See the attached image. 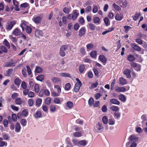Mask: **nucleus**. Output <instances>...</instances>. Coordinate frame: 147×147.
I'll return each instance as SVG.
<instances>
[{"label": "nucleus", "mask_w": 147, "mask_h": 147, "mask_svg": "<svg viewBox=\"0 0 147 147\" xmlns=\"http://www.w3.org/2000/svg\"><path fill=\"white\" fill-rule=\"evenodd\" d=\"M54 88L56 89L57 92L61 93V89L59 86L56 85L55 86Z\"/></svg>", "instance_id": "5fc2aeb1"}, {"label": "nucleus", "mask_w": 147, "mask_h": 147, "mask_svg": "<svg viewBox=\"0 0 147 147\" xmlns=\"http://www.w3.org/2000/svg\"><path fill=\"white\" fill-rule=\"evenodd\" d=\"M130 140L131 144L130 145V147H136L137 144L136 143L138 140V138L133 135H131L129 137Z\"/></svg>", "instance_id": "f257e3e1"}, {"label": "nucleus", "mask_w": 147, "mask_h": 147, "mask_svg": "<svg viewBox=\"0 0 147 147\" xmlns=\"http://www.w3.org/2000/svg\"><path fill=\"white\" fill-rule=\"evenodd\" d=\"M3 43L8 49H10V46L9 43L6 39H4L3 42Z\"/></svg>", "instance_id": "b1692460"}, {"label": "nucleus", "mask_w": 147, "mask_h": 147, "mask_svg": "<svg viewBox=\"0 0 147 147\" xmlns=\"http://www.w3.org/2000/svg\"><path fill=\"white\" fill-rule=\"evenodd\" d=\"M115 90L117 92H124L126 91V88L123 87H115Z\"/></svg>", "instance_id": "20e7f679"}, {"label": "nucleus", "mask_w": 147, "mask_h": 147, "mask_svg": "<svg viewBox=\"0 0 147 147\" xmlns=\"http://www.w3.org/2000/svg\"><path fill=\"white\" fill-rule=\"evenodd\" d=\"M93 20V22L94 23L98 24H100L99 22L100 19L98 17H95L94 18Z\"/></svg>", "instance_id": "49530a36"}, {"label": "nucleus", "mask_w": 147, "mask_h": 147, "mask_svg": "<svg viewBox=\"0 0 147 147\" xmlns=\"http://www.w3.org/2000/svg\"><path fill=\"white\" fill-rule=\"evenodd\" d=\"M61 50H63L64 51H70L71 49V45H63L60 47Z\"/></svg>", "instance_id": "7ed1b4c3"}, {"label": "nucleus", "mask_w": 147, "mask_h": 147, "mask_svg": "<svg viewBox=\"0 0 147 147\" xmlns=\"http://www.w3.org/2000/svg\"><path fill=\"white\" fill-rule=\"evenodd\" d=\"M131 71L129 69H126L124 71L123 74L125 75L126 78H130L131 77Z\"/></svg>", "instance_id": "423d86ee"}, {"label": "nucleus", "mask_w": 147, "mask_h": 147, "mask_svg": "<svg viewBox=\"0 0 147 147\" xmlns=\"http://www.w3.org/2000/svg\"><path fill=\"white\" fill-rule=\"evenodd\" d=\"M27 102L29 107H32L33 105L34 101L32 99H29L28 100Z\"/></svg>", "instance_id": "c03bdc74"}, {"label": "nucleus", "mask_w": 147, "mask_h": 147, "mask_svg": "<svg viewBox=\"0 0 147 147\" xmlns=\"http://www.w3.org/2000/svg\"><path fill=\"white\" fill-rule=\"evenodd\" d=\"M20 123L22 127L25 126L27 124V121L25 119H22L20 120Z\"/></svg>", "instance_id": "c85d7f7f"}, {"label": "nucleus", "mask_w": 147, "mask_h": 147, "mask_svg": "<svg viewBox=\"0 0 147 147\" xmlns=\"http://www.w3.org/2000/svg\"><path fill=\"white\" fill-rule=\"evenodd\" d=\"M34 117L36 119L41 118L42 117V113L41 111L37 110L34 115Z\"/></svg>", "instance_id": "6e6552de"}, {"label": "nucleus", "mask_w": 147, "mask_h": 147, "mask_svg": "<svg viewBox=\"0 0 147 147\" xmlns=\"http://www.w3.org/2000/svg\"><path fill=\"white\" fill-rule=\"evenodd\" d=\"M34 89L36 92L38 93L40 91V87L38 84H36L34 86Z\"/></svg>", "instance_id": "79ce46f5"}, {"label": "nucleus", "mask_w": 147, "mask_h": 147, "mask_svg": "<svg viewBox=\"0 0 147 147\" xmlns=\"http://www.w3.org/2000/svg\"><path fill=\"white\" fill-rule=\"evenodd\" d=\"M87 48V51H88L89 50H91L93 47V45L91 43H90L87 44L86 46Z\"/></svg>", "instance_id": "8fccbe9b"}, {"label": "nucleus", "mask_w": 147, "mask_h": 147, "mask_svg": "<svg viewBox=\"0 0 147 147\" xmlns=\"http://www.w3.org/2000/svg\"><path fill=\"white\" fill-rule=\"evenodd\" d=\"M96 128H97L98 132L102 131L104 128V127L102 125V123L100 122H98V124L96 126Z\"/></svg>", "instance_id": "39448f33"}, {"label": "nucleus", "mask_w": 147, "mask_h": 147, "mask_svg": "<svg viewBox=\"0 0 147 147\" xmlns=\"http://www.w3.org/2000/svg\"><path fill=\"white\" fill-rule=\"evenodd\" d=\"M127 59L130 62H133L135 61V59L133 55L129 54L127 56Z\"/></svg>", "instance_id": "412c9836"}, {"label": "nucleus", "mask_w": 147, "mask_h": 147, "mask_svg": "<svg viewBox=\"0 0 147 147\" xmlns=\"http://www.w3.org/2000/svg\"><path fill=\"white\" fill-rule=\"evenodd\" d=\"M21 86L24 89H26L27 87L26 83L24 81L22 82L21 85Z\"/></svg>", "instance_id": "338daca9"}, {"label": "nucleus", "mask_w": 147, "mask_h": 147, "mask_svg": "<svg viewBox=\"0 0 147 147\" xmlns=\"http://www.w3.org/2000/svg\"><path fill=\"white\" fill-rule=\"evenodd\" d=\"M0 49L1 50L2 52L4 53H7V48L5 46L3 45H1L0 46Z\"/></svg>", "instance_id": "58836bf2"}, {"label": "nucleus", "mask_w": 147, "mask_h": 147, "mask_svg": "<svg viewBox=\"0 0 147 147\" xmlns=\"http://www.w3.org/2000/svg\"><path fill=\"white\" fill-rule=\"evenodd\" d=\"M98 7L97 5H94L92 9V11L93 13H96L98 11Z\"/></svg>", "instance_id": "774afa93"}, {"label": "nucleus", "mask_w": 147, "mask_h": 147, "mask_svg": "<svg viewBox=\"0 0 147 147\" xmlns=\"http://www.w3.org/2000/svg\"><path fill=\"white\" fill-rule=\"evenodd\" d=\"M15 102L16 104L20 105L22 103V101L21 98H17L16 99Z\"/></svg>", "instance_id": "a19ab883"}, {"label": "nucleus", "mask_w": 147, "mask_h": 147, "mask_svg": "<svg viewBox=\"0 0 147 147\" xmlns=\"http://www.w3.org/2000/svg\"><path fill=\"white\" fill-rule=\"evenodd\" d=\"M63 100L61 101L58 98H55L53 100L54 103L56 104H61Z\"/></svg>", "instance_id": "393cba45"}, {"label": "nucleus", "mask_w": 147, "mask_h": 147, "mask_svg": "<svg viewBox=\"0 0 147 147\" xmlns=\"http://www.w3.org/2000/svg\"><path fill=\"white\" fill-rule=\"evenodd\" d=\"M90 55L92 57H95L96 56V51H91L90 53Z\"/></svg>", "instance_id": "bf43d9fd"}, {"label": "nucleus", "mask_w": 147, "mask_h": 147, "mask_svg": "<svg viewBox=\"0 0 147 147\" xmlns=\"http://www.w3.org/2000/svg\"><path fill=\"white\" fill-rule=\"evenodd\" d=\"M71 84L69 83H67L65 86V89L66 90H68L70 88Z\"/></svg>", "instance_id": "13d9d810"}, {"label": "nucleus", "mask_w": 147, "mask_h": 147, "mask_svg": "<svg viewBox=\"0 0 147 147\" xmlns=\"http://www.w3.org/2000/svg\"><path fill=\"white\" fill-rule=\"evenodd\" d=\"M42 19V17L39 16L33 18L32 20L35 23L38 24L40 22Z\"/></svg>", "instance_id": "9d476101"}, {"label": "nucleus", "mask_w": 147, "mask_h": 147, "mask_svg": "<svg viewBox=\"0 0 147 147\" xmlns=\"http://www.w3.org/2000/svg\"><path fill=\"white\" fill-rule=\"evenodd\" d=\"M140 15V13H136L134 16L132 17L133 20L135 21L136 20Z\"/></svg>", "instance_id": "0e129e2a"}, {"label": "nucleus", "mask_w": 147, "mask_h": 147, "mask_svg": "<svg viewBox=\"0 0 147 147\" xmlns=\"http://www.w3.org/2000/svg\"><path fill=\"white\" fill-rule=\"evenodd\" d=\"M51 80L53 83H57L60 81L59 78L55 77L51 79Z\"/></svg>", "instance_id": "ea45409f"}, {"label": "nucleus", "mask_w": 147, "mask_h": 147, "mask_svg": "<svg viewBox=\"0 0 147 147\" xmlns=\"http://www.w3.org/2000/svg\"><path fill=\"white\" fill-rule=\"evenodd\" d=\"M50 111L52 112H55L56 110V108L54 105H51L49 107Z\"/></svg>", "instance_id": "c9c22d12"}, {"label": "nucleus", "mask_w": 147, "mask_h": 147, "mask_svg": "<svg viewBox=\"0 0 147 147\" xmlns=\"http://www.w3.org/2000/svg\"><path fill=\"white\" fill-rule=\"evenodd\" d=\"M20 26L22 27L23 31L24 30V29L28 26V23L25 21H22Z\"/></svg>", "instance_id": "9b49d317"}, {"label": "nucleus", "mask_w": 147, "mask_h": 147, "mask_svg": "<svg viewBox=\"0 0 147 147\" xmlns=\"http://www.w3.org/2000/svg\"><path fill=\"white\" fill-rule=\"evenodd\" d=\"M42 71V69L40 67L37 66L36 67L35 71L37 73H40Z\"/></svg>", "instance_id": "de8ad7c7"}, {"label": "nucleus", "mask_w": 147, "mask_h": 147, "mask_svg": "<svg viewBox=\"0 0 147 147\" xmlns=\"http://www.w3.org/2000/svg\"><path fill=\"white\" fill-rule=\"evenodd\" d=\"M21 128V127L20 124L18 123H17L15 126V131L16 132H19Z\"/></svg>", "instance_id": "ddd939ff"}, {"label": "nucleus", "mask_w": 147, "mask_h": 147, "mask_svg": "<svg viewBox=\"0 0 147 147\" xmlns=\"http://www.w3.org/2000/svg\"><path fill=\"white\" fill-rule=\"evenodd\" d=\"M98 85V84L97 82H96L92 84L91 86L89 87L90 89L96 87Z\"/></svg>", "instance_id": "6e6d98bb"}, {"label": "nucleus", "mask_w": 147, "mask_h": 147, "mask_svg": "<svg viewBox=\"0 0 147 147\" xmlns=\"http://www.w3.org/2000/svg\"><path fill=\"white\" fill-rule=\"evenodd\" d=\"M92 1L91 0H88L83 4V6L85 7L88 5H92Z\"/></svg>", "instance_id": "a878e982"}, {"label": "nucleus", "mask_w": 147, "mask_h": 147, "mask_svg": "<svg viewBox=\"0 0 147 147\" xmlns=\"http://www.w3.org/2000/svg\"><path fill=\"white\" fill-rule=\"evenodd\" d=\"M28 114V112L27 110L25 109L24 110L22 113V115L24 117H26Z\"/></svg>", "instance_id": "603ef678"}, {"label": "nucleus", "mask_w": 147, "mask_h": 147, "mask_svg": "<svg viewBox=\"0 0 147 147\" xmlns=\"http://www.w3.org/2000/svg\"><path fill=\"white\" fill-rule=\"evenodd\" d=\"M60 75L63 77L71 78L70 75L67 73H62L59 74Z\"/></svg>", "instance_id": "bb28decb"}, {"label": "nucleus", "mask_w": 147, "mask_h": 147, "mask_svg": "<svg viewBox=\"0 0 147 147\" xmlns=\"http://www.w3.org/2000/svg\"><path fill=\"white\" fill-rule=\"evenodd\" d=\"M44 75H41L37 76L36 79L37 80L42 82L44 80Z\"/></svg>", "instance_id": "2f4dec72"}, {"label": "nucleus", "mask_w": 147, "mask_h": 147, "mask_svg": "<svg viewBox=\"0 0 147 147\" xmlns=\"http://www.w3.org/2000/svg\"><path fill=\"white\" fill-rule=\"evenodd\" d=\"M138 37L145 39L146 38V35L143 33H140L138 34Z\"/></svg>", "instance_id": "680f3d73"}, {"label": "nucleus", "mask_w": 147, "mask_h": 147, "mask_svg": "<svg viewBox=\"0 0 147 147\" xmlns=\"http://www.w3.org/2000/svg\"><path fill=\"white\" fill-rule=\"evenodd\" d=\"M102 121L104 124H106L108 122V119L107 117L106 116H104L102 117Z\"/></svg>", "instance_id": "09e8293b"}, {"label": "nucleus", "mask_w": 147, "mask_h": 147, "mask_svg": "<svg viewBox=\"0 0 147 147\" xmlns=\"http://www.w3.org/2000/svg\"><path fill=\"white\" fill-rule=\"evenodd\" d=\"M51 99L50 98H47L45 100V103L47 105H49L51 104Z\"/></svg>", "instance_id": "4d7b16f0"}, {"label": "nucleus", "mask_w": 147, "mask_h": 147, "mask_svg": "<svg viewBox=\"0 0 147 147\" xmlns=\"http://www.w3.org/2000/svg\"><path fill=\"white\" fill-rule=\"evenodd\" d=\"M88 28L91 30L94 31L95 30V26L92 23H89L88 24Z\"/></svg>", "instance_id": "5701e85b"}, {"label": "nucleus", "mask_w": 147, "mask_h": 147, "mask_svg": "<svg viewBox=\"0 0 147 147\" xmlns=\"http://www.w3.org/2000/svg\"><path fill=\"white\" fill-rule=\"evenodd\" d=\"M132 48L136 51H141V49L138 46L136 45V44H132L131 45Z\"/></svg>", "instance_id": "a211bd4d"}, {"label": "nucleus", "mask_w": 147, "mask_h": 147, "mask_svg": "<svg viewBox=\"0 0 147 147\" xmlns=\"http://www.w3.org/2000/svg\"><path fill=\"white\" fill-rule=\"evenodd\" d=\"M71 8L70 7H65L63 9V11L66 14H68L70 11Z\"/></svg>", "instance_id": "72a5a7b5"}, {"label": "nucleus", "mask_w": 147, "mask_h": 147, "mask_svg": "<svg viewBox=\"0 0 147 147\" xmlns=\"http://www.w3.org/2000/svg\"><path fill=\"white\" fill-rule=\"evenodd\" d=\"M66 106L69 109L72 108L74 106L73 103L70 101H68L66 103Z\"/></svg>", "instance_id": "c756f323"}, {"label": "nucleus", "mask_w": 147, "mask_h": 147, "mask_svg": "<svg viewBox=\"0 0 147 147\" xmlns=\"http://www.w3.org/2000/svg\"><path fill=\"white\" fill-rule=\"evenodd\" d=\"M85 67L84 65H81L79 67V71L80 73H82L85 69Z\"/></svg>", "instance_id": "a18cd8bd"}, {"label": "nucleus", "mask_w": 147, "mask_h": 147, "mask_svg": "<svg viewBox=\"0 0 147 147\" xmlns=\"http://www.w3.org/2000/svg\"><path fill=\"white\" fill-rule=\"evenodd\" d=\"M77 11L76 10H74L73 12V13L72 15V20H75L77 18L78 16V13L77 12Z\"/></svg>", "instance_id": "2eb2a0df"}, {"label": "nucleus", "mask_w": 147, "mask_h": 147, "mask_svg": "<svg viewBox=\"0 0 147 147\" xmlns=\"http://www.w3.org/2000/svg\"><path fill=\"white\" fill-rule=\"evenodd\" d=\"M119 99L122 102H124L126 100V98L123 94H120L119 96Z\"/></svg>", "instance_id": "cd10ccee"}, {"label": "nucleus", "mask_w": 147, "mask_h": 147, "mask_svg": "<svg viewBox=\"0 0 147 147\" xmlns=\"http://www.w3.org/2000/svg\"><path fill=\"white\" fill-rule=\"evenodd\" d=\"M21 82V80L18 78H16L14 81V83L17 86H19Z\"/></svg>", "instance_id": "7c9ffc66"}, {"label": "nucleus", "mask_w": 147, "mask_h": 147, "mask_svg": "<svg viewBox=\"0 0 147 147\" xmlns=\"http://www.w3.org/2000/svg\"><path fill=\"white\" fill-rule=\"evenodd\" d=\"M9 38L13 42H17V40L16 38L13 37L12 35H9Z\"/></svg>", "instance_id": "864d4df0"}, {"label": "nucleus", "mask_w": 147, "mask_h": 147, "mask_svg": "<svg viewBox=\"0 0 147 147\" xmlns=\"http://www.w3.org/2000/svg\"><path fill=\"white\" fill-rule=\"evenodd\" d=\"M80 145L85 146L87 144V143L85 140H81L79 141L78 142Z\"/></svg>", "instance_id": "473e14b6"}, {"label": "nucleus", "mask_w": 147, "mask_h": 147, "mask_svg": "<svg viewBox=\"0 0 147 147\" xmlns=\"http://www.w3.org/2000/svg\"><path fill=\"white\" fill-rule=\"evenodd\" d=\"M92 10V7L90 5L87 6L85 8V12L86 13H90Z\"/></svg>", "instance_id": "37998d69"}, {"label": "nucleus", "mask_w": 147, "mask_h": 147, "mask_svg": "<svg viewBox=\"0 0 147 147\" xmlns=\"http://www.w3.org/2000/svg\"><path fill=\"white\" fill-rule=\"evenodd\" d=\"M86 29L84 28H82L79 31V35L80 36H83L85 33Z\"/></svg>", "instance_id": "4468645a"}, {"label": "nucleus", "mask_w": 147, "mask_h": 147, "mask_svg": "<svg viewBox=\"0 0 147 147\" xmlns=\"http://www.w3.org/2000/svg\"><path fill=\"white\" fill-rule=\"evenodd\" d=\"M17 23L16 20H13L8 21L6 25V29L8 31L11 30L13 26L17 24Z\"/></svg>", "instance_id": "f03ea898"}, {"label": "nucleus", "mask_w": 147, "mask_h": 147, "mask_svg": "<svg viewBox=\"0 0 147 147\" xmlns=\"http://www.w3.org/2000/svg\"><path fill=\"white\" fill-rule=\"evenodd\" d=\"M26 30L27 33L28 34L30 33L32 31V28L28 26L27 27H26V28L24 29V30Z\"/></svg>", "instance_id": "3c124183"}, {"label": "nucleus", "mask_w": 147, "mask_h": 147, "mask_svg": "<svg viewBox=\"0 0 147 147\" xmlns=\"http://www.w3.org/2000/svg\"><path fill=\"white\" fill-rule=\"evenodd\" d=\"M12 34L16 36L19 35L21 34L20 30L18 28H16L14 30Z\"/></svg>", "instance_id": "f8f14e48"}, {"label": "nucleus", "mask_w": 147, "mask_h": 147, "mask_svg": "<svg viewBox=\"0 0 147 147\" xmlns=\"http://www.w3.org/2000/svg\"><path fill=\"white\" fill-rule=\"evenodd\" d=\"M99 59L105 65L107 61L106 57L103 55H102L99 56Z\"/></svg>", "instance_id": "0eeeda50"}, {"label": "nucleus", "mask_w": 147, "mask_h": 147, "mask_svg": "<svg viewBox=\"0 0 147 147\" xmlns=\"http://www.w3.org/2000/svg\"><path fill=\"white\" fill-rule=\"evenodd\" d=\"M60 94L59 92H56L54 91L51 92V95L53 97L59 96H60Z\"/></svg>", "instance_id": "69168bd1"}, {"label": "nucleus", "mask_w": 147, "mask_h": 147, "mask_svg": "<svg viewBox=\"0 0 147 147\" xmlns=\"http://www.w3.org/2000/svg\"><path fill=\"white\" fill-rule=\"evenodd\" d=\"M114 115L115 118V119H118L120 117L121 114L120 113L115 112L114 113Z\"/></svg>", "instance_id": "e2e57ef3"}, {"label": "nucleus", "mask_w": 147, "mask_h": 147, "mask_svg": "<svg viewBox=\"0 0 147 147\" xmlns=\"http://www.w3.org/2000/svg\"><path fill=\"white\" fill-rule=\"evenodd\" d=\"M119 83L122 85L127 84V82L126 80L123 77H121L119 79Z\"/></svg>", "instance_id": "1a4fd4ad"}, {"label": "nucleus", "mask_w": 147, "mask_h": 147, "mask_svg": "<svg viewBox=\"0 0 147 147\" xmlns=\"http://www.w3.org/2000/svg\"><path fill=\"white\" fill-rule=\"evenodd\" d=\"M82 84H79V83H76L74 87V91L76 92H78Z\"/></svg>", "instance_id": "aec40b11"}, {"label": "nucleus", "mask_w": 147, "mask_h": 147, "mask_svg": "<svg viewBox=\"0 0 147 147\" xmlns=\"http://www.w3.org/2000/svg\"><path fill=\"white\" fill-rule=\"evenodd\" d=\"M110 102L112 104L119 105L120 104V102L115 99H111L110 100Z\"/></svg>", "instance_id": "6ab92c4d"}, {"label": "nucleus", "mask_w": 147, "mask_h": 147, "mask_svg": "<svg viewBox=\"0 0 147 147\" xmlns=\"http://www.w3.org/2000/svg\"><path fill=\"white\" fill-rule=\"evenodd\" d=\"M73 135L76 137H79L82 136V134L81 133L78 132H74L73 133Z\"/></svg>", "instance_id": "e433bc0d"}, {"label": "nucleus", "mask_w": 147, "mask_h": 147, "mask_svg": "<svg viewBox=\"0 0 147 147\" xmlns=\"http://www.w3.org/2000/svg\"><path fill=\"white\" fill-rule=\"evenodd\" d=\"M94 100L92 98H90L88 100V104L90 106H91L93 104Z\"/></svg>", "instance_id": "052dcab7"}, {"label": "nucleus", "mask_w": 147, "mask_h": 147, "mask_svg": "<svg viewBox=\"0 0 147 147\" xmlns=\"http://www.w3.org/2000/svg\"><path fill=\"white\" fill-rule=\"evenodd\" d=\"M3 66L4 67H10L14 66H15V65L14 63H13L6 62L5 63Z\"/></svg>", "instance_id": "4be33fe9"}, {"label": "nucleus", "mask_w": 147, "mask_h": 147, "mask_svg": "<svg viewBox=\"0 0 147 147\" xmlns=\"http://www.w3.org/2000/svg\"><path fill=\"white\" fill-rule=\"evenodd\" d=\"M123 18V15L120 13H117L116 14L115 16V19L117 21H120Z\"/></svg>", "instance_id": "f3484780"}, {"label": "nucleus", "mask_w": 147, "mask_h": 147, "mask_svg": "<svg viewBox=\"0 0 147 147\" xmlns=\"http://www.w3.org/2000/svg\"><path fill=\"white\" fill-rule=\"evenodd\" d=\"M110 109L111 110L115 111H117L119 109V107H118L114 105L111 106Z\"/></svg>", "instance_id": "4c0bfd02"}, {"label": "nucleus", "mask_w": 147, "mask_h": 147, "mask_svg": "<svg viewBox=\"0 0 147 147\" xmlns=\"http://www.w3.org/2000/svg\"><path fill=\"white\" fill-rule=\"evenodd\" d=\"M42 102V99L41 98H38L36 100V105L39 107L40 105Z\"/></svg>", "instance_id": "f704fd0d"}, {"label": "nucleus", "mask_w": 147, "mask_h": 147, "mask_svg": "<svg viewBox=\"0 0 147 147\" xmlns=\"http://www.w3.org/2000/svg\"><path fill=\"white\" fill-rule=\"evenodd\" d=\"M35 35L36 37H38L39 36H42L43 35V32L41 30H37L35 32Z\"/></svg>", "instance_id": "dca6fc26"}]
</instances>
